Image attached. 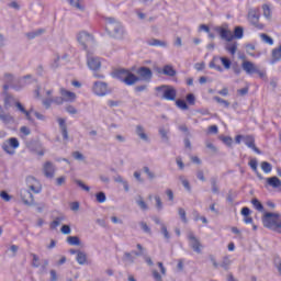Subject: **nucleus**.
I'll use <instances>...</instances> for the list:
<instances>
[{
  "instance_id": "nucleus-24",
  "label": "nucleus",
  "mask_w": 281,
  "mask_h": 281,
  "mask_svg": "<svg viewBox=\"0 0 281 281\" xmlns=\"http://www.w3.org/2000/svg\"><path fill=\"white\" fill-rule=\"evenodd\" d=\"M76 260L78 265H87V254L85 251H78Z\"/></svg>"
},
{
  "instance_id": "nucleus-41",
  "label": "nucleus",
  "mask_w": 281,
  "mask_h": 281,
  "mask_svg": "<svg viewBox=\"0 0 281 281\" xmlns=\"http://www.w3.org/2000/svg\"><path fill=\"white\" fill-rule=\"evenodd\" d=\"M9 146H11L14 150L15 148H19L20 144H19V139L18 138H10L9 142H7Z\"/></svg>"
},
{
  "instance_id": "nucleus-11",
  "label": "nucleus",
  "mask_w": 281,
  "mask_h": 281,
  "mask_svg": "<svg viewBox=\"0 0 281 281\" xmlns=\"http://www.w3.org/2000/svg\"><path fill=\"white\" fill-rule=\"evenodd\" d=\"M43 173L46 179H54V175H56V165L52 161H46L43 165Z\"/></svg>"
},
{
  "instance_id": "nucleus-23",
  "label": "nucleus",
  "mask_w": 281,
  "mask_h": 281,
  "mask_svg": "<svg viewBox=\"0 0 281 281\" xmlns=\"http://www.w3.org/2000/svg\"><path fill=\"white\" fill-rule=\"evenodd\" d=\"M237 50H238L237 42H233L226 45V52H228V54H231L232 56H235Z\"/></svg>"
},
{
  "instance_id": "nucleus-21",
  "label": "nucleus",
  "mask_w": 281,
  "mask_h": 281,
  "mask_svg": "<svg viewBox=\"0 0 281 281\" xmlns=\"http://www.w3.org/2000/svg\"><path fill=\"white\" fill-rule=\"evenodd\" d=\"M147 44L150 47H168V43L167 42H162V41L155 40V38L147 41Z\"/></svg>"
},
{
  "instance_id": "nucleus-5",
  "label": "nucleus",
  "mask_w": 281,
  "mask_h": 281,
  "mask_svg": "<svg viewBox=\"0 0 281 281\" xmlns=\"http://www.w3.org/2000/svg\"><path fill=\"white\" fill-rule=\"evenodd\" d=\"M213 30L220 34L222 41H226L227 43H232V41H234V33H232L227 23L222 26H214Z\"/></svg>"
},
{
  "instance_id": "nucleus-53",
  "label": "nucleus",
  "mask_w": 281,
  "mask_h": 281,
  "mask_svg": "<svg viewBox=\"0 0 281 281\" xmlns=\"http://www.w3.org/2000/svg\"><path fill=\"white\" fill-rule=\"evenodd\" d=\"M77 186L81 188V190H85L86 192H89L91 188L89 186L85 184L81 180H76Z\"/></svg>"
},
{
  "instance_id": "nucleus-62",
  "label": "nucleus",
  "mask_w": 281,
  "mask_h": 281,
  "mask_svg": "<svg viewBox=\"0 0 281 281\" xmlns=\"http://www.w3.org/2000/svg\"><path fill=\"white\" fill-rule=\"evenodd\" d=\"M64 102H65V99H63V97H55L53 99V103L58 104V105L64 104Z\"/></svg>"
},
{
  "instance_id": "nucleus-37",
  "label": "nucleus",
  "mask_w": 281,
  "mask_h": 281,
  "mask_svg": "<svg viewBox=\"0 0 281 281\" xmlns=\"http://www.w3.org/2000/svg\"><path fill=\"white\" fill-rule=\"evenodd\" d=\"M95 199L98 203H105L106 202V194L104 192H99L95 194Z\"/></svg>"
},
{
  "instance_id": "nucleus-57",
  "label": "nucleus",
  "mask_w": 281,
  "mask_h": 281,
  "mask_svg": "<svg viewBox=\"0 0 281 281\" xmlns=\"http://www.w3.org/2000/svg\"><path fill=\"white\" fill-rule=\"evenodd\" d=\"M72 157H74V159H77V161H83L85 160V156L80 151L72 153Z\"/></svg>"
},
{
  "instance_id": "nucleus-64",
  "label": "nucleus",
  "mask_w": 281,
  "mask_h": 281,
  "mask_svg": "<svg viewBox=\"0 0 281 281\" xmlns=\"http://www.w3.org/2000/svg\"><path fill=\"white\" fill-rule=\"evenodd\" d=\"M153 277H154V279H155L156 281H164V280L161 279V274H159V272H157V270H154V271H153Z\"/></svg>"
},
{
  "instance_id": "nucleus-38",
  "label": "nucleus",
  "mask_w": 281,
  "mask_h": 281,
  "mask_svg": "<svg viewBox=\"0 0 281 281\" xmlns=\"http://www.w3.org/2000/svg\"><path fill=\"white\" fill-rule=\"evenodd\" d=\"M178 214H179V216H180L182 223H188V217H187V215H186V209L179 207V209H178Z\"/></svg>"
},
{
  "instance_id": "nucleus-33",
  "label": "nucleus",
  "mask_w": 281,
  "mask_h": 281,
  "mask_svg": "<svg viewBox=\"0 0 281 281\" xmlns=\"http://www.w3.org/2000/svg\"><path fill=\"white\" fill-rule=\"evenodd\" d=\"M176 105L178 106V109H181V111H188L190 109L188 106V103H186V101L181 99L176 101Z\"/></svg>"
},
{
  "instance_id": "nucleus-40",
  "label": "nucleus",
  "mask_w": 281,
  "mask_h": 281,
  "mask_svg": "<svg viewBox=\"0 0 281 281\" xmlns=\"http://www.w3.org/2000/svg\"><path fill=\"white\" fill-rule=\"evenodd\" d=\"M218 60L217 57H214L213 60L209 64L210 69H216V71H223V67L216 65L214 61Z\"/></svg>"
},
{
  "instance_id": "nucleus-49",
  "label": "nucleus",
  "mask_w": 281,
  "mask_h": 281,
  "mask_svg": "<svg viewBox=\"0 0 281 281\" xmlns=\"http://www.w3.org/2000/svg\"><path fill=\"white\" fill-rule=\"evenodd\" d=\"M139 226L143 229V232H145V234H150V226L146 224V222H140Z\"/></svg>"
},
{
  "instance_id": "nucleus-10",
  "label": "nucleus",
  "mask_w": 281,
  "mask_h": 281,
  "mask_svg": "<svg viewBox=\"0 0 281 281\" xmlns=\"http://www.w3.org/2000/svg\"><path fill=\"white\" fill-rule=\"evenodd\" d=\"M87 65L92 71H98V69L102 67L100 58L91 55L90 53L87 54Z\"/></svg>"
},
{
  "instance_id": "nucleus-44",
  "label": "nucleus",
  "mask_w": 281,
  "mask_h": 281,
  "mask_svg": "<svg viewBox=\"0 0 281 281\" xmlns=\"http://www.w3.org/2000/svg\"><path fill=\"white\" fill-rule=\"evenodd\" d=\"M2 149H3L4 153H7L8 155H14V150H12L11 145H9L8 143H3V144H2Z\"/></svg>"
},
{
  "instance_id": "nucleus-60",
  "label": "nucleus",
  "mask_w": 281,
  "mask_h": 281,
  "mask_svg": "<svg viewBox=\"0 0 281 281\" xmlns=\"http://www.w3.org/2000/svg\"><path fill=\"white\" fill-rule=\"evenodd\" d=\"M67 113H69L70 115H76V113H78V110L76 108H74V105H68L66 108Z\"/></svg>"
},
{
  "instance_id": "nucleus-36",
  "label": "nucleus",
  "mask_w": 281,
  "mask_h": 281,
  "mask_svg": "<svg viewBox=\"0 0 281 281\" xmlns=\"http://www.w3.org/2000/svg\"><path fill=\"white\" fill-rule=\"evenodd\" d=\"M220 60H221L222 65L224 66V68L231 69L232 60H229V58H227V57H220Z\"/></svg>"
},
{
  "instance_id": "nucleus-1",
  "label": "nucleus",
  "mask_w": 281,
  "mask_h": 281,
  "mask_svg": "<svg viewBox=\"0 0 281 281\" xmlns=\"http://www.w3.org/2000/svg\"><path fill=\"white\" fill-rule=\"evenodd\" d=\"M137 74L139 77L133 74L130 69L119 68L112 72V77L127 87H133V85H137L140 80H144L145 82H150V80H153V70L146 66L138 68Z\"/></svg>"
},
{
  "instance_id": "nucleus-26",
  "label": "nucleus",
  "mask_w": 281,
  "mask_h": 281,
  "mask_svg": "<svg viewBox=\"0 0 281 281\" xmlns=\"http://www.w3.org/2000/svg\"><path fill=\"white\" fill-rule=\"evenodd\" d=\"M179 181L182 183L187 192H192V187H190V181L186 179V176H179Z\"/></svg>"
},
{
  "instance_id": "nucleus-51",
  "label": "nucleus",
  "mask_w": 281,
  "mask_h": 281,
  "mask_svg": "<svg viewBox=\"0 0 281 281\" xmlns=\"http://www.w3.org/2000/svg\"><path fill=\"white\" fill-rule=\"evenodd\" d=\"M146 89H148V85H140V86H136L134 88L135 93H142L143 91H146Z\"/></svg>"
},
{
  "instance_id": "nucleus-14",
  "label": "nucleus",
  "mask_w": 281,
  "mask_h": 281,
  "mask_svg": "<svg viewBox=\"0 0 281 281\" xmlns=\"http://www.w3.org/2000/svg\"><path fill=\"white\" fill-rule=\"evenodd\" d=\"M241 69H244L248 76H251V74H256V71H258V67L256 66V64L249 60L243 61Z\"/></svg>"
},
{
  "instance_id": "nucleus-13",
  "label": "nucleus",
  "mask_w": 281,
  "mask_h": 281,
  "mask_svg": "<svg viewBox=\"0 0 281 281\" xmlns=\"http://www.w3.org/2000/svg\"><path fill=\"white\" fill-rule=\"evenodd\" d=\"M20 196L24 205H32V203H34V195L27 189H22L20 191Z\"/></svg>"
},
{
  "instance_id": "nucleus-29",
  "label": "nucleus",
  "mask_w": 281,
  "mask_h": 281,
  "mask_svg": "<svg viewBox=\"0 0 281 281\" xmlns=\"http://www.w3.org/2000/svg\"><path fill=\"white\" fill-rule=\"evenodd\" d=\"M67 244L68 245L80 246V238H78V236H69L67 238Z\"/></svg>"
},
{
  "instance_id": "nucleus-31",
  "label": "nucleus",
  "mask_w": 281,
  "mask_h": 281,
  "mask_svg": "<svg viewBox=\"0 0 281 281\" xmlns=\"http://www.w3.org/2000/svg\"><path fill=\"white\" fill-rule=\"evenodd\" d=\"M213 100H214L215 102H217L218 104H223V106H224L225 109H229V101L224 100V99L221 98V97H214Z\"/></svg>"
},
{
  "instance_id": "nucleus-9",
  "label": "nucleus",
  "mask_w": 281,
  "mask_h": 281,
  "mask_svg": "<svg viewBox=\"0 0 281 281\" xmlns=\"http://www.w3.org/2000/svg\"><path fill=\"white\" fill-rule=\"evenodd\" d=\"M187 238L190 243V247L193 249V251H195V254H201V247H203L201 245V241L199 240V238H196V236L194 235V233L189 232L187 235Z\"/></svg>"
},
{
  "instance_id": "nucleus-3",
  "label": "nucleus",
  "mask_w": 281,
  "mask_h": 281,
  "mask_svg": "<svg viewBox=\"0 0 281 281\" xmlns=\"http://www.w3.org/2000/svg\"><path fill=\"white\" fill-rule=\"evenodd\" d=\"M155 91L156 98H160V100H168L169 102L177 100V90L171 86H158L155 88Z\"/></svg>"
},
{
  "instance_id": "nucleus-16",
  "label": "nucleus",
  "mask_w": 281,
  "mask_h": 281,
  "mask_svg": "<svg viewBox=\"0 0 281 281\" xmlns=\"http://www.w3.org/2000/svg\"><path fill=\"white\" fill-rule=\"evenodd\" d=\"M158 74H164V76H169L170 78H175L177 76V70L170 65L164 66L162 70H158Z\"/></svg>"
},
{
  "instance_id": "nucleus-59",
  "label": "nucleus",
  "mask_w": 281,
  "mask_h": 281,
  "mask_svg": "<svg viewBox=\"0 0 281 281\" xmlns=\"http://www.w3.org/2000/svg\"><path fill=\"white\" fill-rule=\"evenodd\" d=\"M187 102H189V104L194 105V102H196V98H194V94L189 93L187 94Z\"/></svg>"
},
{
  "instance_id": "nucleus-8",
  "label": "nucleus",
  "mask_w": 281,
  "mask_h": 281,
  "mask_svg": "<svg viewBox=\"0 0 281 281\" xmlns=\"http://www.w3.org/2000/svg\"><path fill=\"white\" fill-rule=\"evenodd\" d=\"M77 41L80 43V45H82L83 49H87L89 45H93L94 43L93 35L85 31L78 33Z\"/></svg>"
},
{
  "instance_id": "nucleus-22",
  "label": "nucleus",
  "mask_w": 281,
  "mask_h": 281,
  "mask_svg": "<svg viewBox=\"0 0 281 281\" xmlns=\"http://www.w3.org/2000/svg\"><path fill=\"white\" fill-rule=\"evenodd\" d=\"M244 36H245V30L243 29V26H236L234 29L233 41L234 38H236L237 41H240V38H243Z\"/></svg>"
},
{
  "instance_id": "nucleus-52",
  "label": "nucleus",
  "mask_w": 281,
  "mask_h": 281,
  "mask_svg": "<svg viewBox=\"0 0 281 281\" xmlns=\"http://www.w3.org/2000/svg\"><path fill=\"white\" fill-rule=\"evenodd\" d=\"M77 186L81 188V190H85L86 192H89L91 188L89 186L85 184L81 180H76Z\"/></svg>"
},
{
  "instance_id": "nucleus-4",
  "label": "nucleus",
  "mask_w": 281,
  "mask_h": 281,
  "mask_svg": "<svg viewBox=\"0 0 281 281\" xmlns=\"http://www.w3.org/2000/svg\"><path fill=\"white\" fill-rule=\"evenodd\" d=\"M248 21L257 30H265V24L260 23V9H249L248 11Z\"/></svg>"
},
{
  "instance_id": "nucleus-54",
  "label": "nucleus",
  "mask_w": 281,
  "mask_h": 281,
  "mask_svg": "<svg viewBox=\"0 0 281 281\" xmlns=\"http://www.w3.org/2000/svg\"><path fill=\"white\" fill-rule=\"evenodd\" d=\"M248 165L250 166L251 170H254V172H258V160L251 159Z\"/></svg>"
},
{
  "instance_id": "nucleus-30",
  "label": "nucleus",
  "mask_w": 281,
  "mask_h": 281,
  "mask_svg": "<svg viewBox=\"0 0 281 281\" xmlns=\"http://www.w3.org/2000/svg\"><path fill=\"white\" fill-rule=\"evenodd\" d=\"M261 170L263 172H266V175H269V172H271V170H273V167L271 166V164L263 161V162H261Z\"/></svg>"
},
{
  "instance_id": "nucleus-48",
  "label": "nucleus",
  "mask_w": 281,
  "mask_h": 281,
  "mask_svg": "<svg viewBox=\"0 0 281 281\" xmlns=\"http://www.w3.org/2000/svg\"><path fill=\"white\" fill-rule=\"evenodd\" d=\"M0 198L7 203L12 201V195H9V193L5 191L0 192Z\"/></svg>"
},
{
  "instance_id": "nucleus-47",
  "label": "nucleus",
  "mask_w": 281,
  "mask_h": 281,
  "mask_svg": "<svg viewBox=\"0 0 281 281\" xmlns=\"http://www.w3.org/2000/svg\"><path fill=\"white\" fill-rule=\"evenodd\" d=\"M212 192L218 194V186L216 184V178L211 179Z\"/></svg>"
},
{
  "instance_id": "nucleus-63",
  "label": "nucleus",
  "mask_w": 281,
  "mask_h": 281,
  "mask_svg": "<svg viewBox=\"0 0 281 281\" xmlns=\"http://www.w3.org/2000/svg\"><path fill=\"white\" fill-rule=\"evenodd\" d=\"M20 132H21L23 135H25V136H27V135H30V134L32 133V131H30V128H29L27 126H22V127L20 128Z\"/></svg>"
},
{
  "instance_id": "nucleus-34",
  "label": "nucleus",
  "mask_w": 281,
  "mask_h": 281,
  "mask_svg": "<svg viewBox=\"0 0 281 281\" xmlns=\"http://www.w3.org/2000/svg\"><path fill=\"white\" fill-rule=\"evenodd\" d=\"M31 257L33 258L32 267H34L35 269H38V267H41V262H40L41 259L38 258V255L31 254Z\"/></svg>"
},
{
  "instance_id": "nucleus-19",
  "label": "nucleus",
  "mask_w": 281,
  "mask_h": 281,
  "mask_svg": "<svg viewBox=\"0 0 281 281\" xmlns=\"http://www.w3.org/2000/svg\"><path fill=\"white\" fill-rule=\"evenodd\" d=\"M0 120L4 124H10V122L14 121V117H12L10 113H5V111H3V108L0 105Z\"/></svg>"
},
{
  "instance_id": "nucleus-20",
  "label": "nucleus",
  "mask_w": 281,
  "mask_h": 281,
  "mask_svg": "<svg viewBox=\"0 0 281 281\" xmlns=\"http://www.w3.org/2000/svg\"><path fill=\"white\" fill-rule=\"evenodd\" d=\"M136 135L139 137V139H143V142H148V135L146 134L144 126L142 125L136 126Z\"/></svg>"
},
{
  "instance_id": "nucleus-55",
  "label": "nucleus",
  "mask_w": 281,
  "mask_h": 281,
  "mask_svg": "<svg viewBox=\"0 0 281 281\" xmlns=\"http://www.w3.org/2000/svg\"><path fill=\"white\" fill-rule=\"evenodd\" d=\"M143 170L145 175H147L148 179H155V172H153L150 168L144 167Z\"/></svg>"
},
{
  "instance_id": "nucleus-32",
  "label": "nucleus",
  "mask_w": 281,
  "mask_h": 281,
  "mask_svg": "<svg viewBox=\"0 0 281 281\" xmlns=\"http://www.w3.org/2000/svg\"><path fill=\"white\" fill-rule=\"evenodd\" d=\"M260 38L267 45H273V38L265 33L260 34Z\"/></svg>"
},
{
  "instance_id": "nucleus-6",
  "label": "nucleus",
  "mask_w": 281,
  "mask_h": 281,
  "mask_svg": "<svg viewBox=\"0 0 281 281\" xmlns=\"http://www.w3.org/2000/svg\"><path fill=\"white\" fill-rule=\"evenodd\" d=\"M93 93L99 97L109 95L111 93V90H109V85L103 81H95L92 87Z\"/></svg>"
},
{
  "instance_id": "nucleus-42",
  "label": "nucleus",
  "mask_w": 281,
  "mask_h": 281,
  "mask_svg": "<svg viewBox=\"0 0 281 281\" xmlns=\"http://www.w3.org/2000/svg\"><path fill=\"white\" fill-rule=\"evenodd\" d=\"M262 10H263V16L266 19H271V8H269L268 4H263Z\"/></svg>"
},
{
  "instance_id": "nucleus-12",
  "label": "nucleus",
  "mask_w": 281,
  "mask_h": 281,
  "mask_svg": "<svg viewBox=\"0 0 281 281\" xmlns=\"http://www.w3.org/2000/svg\"><path fill=\"white\" fill-rule=\"evenodd\" d=\"M243 142H244L245 146H247L248 148L254 150V153H257V155L261 154L260 149H258V147H256V138H254V136H251V135L244 136Z\"/></svg>"
},
{
  "instance_id": "nucleus-45",
  "label": "nucleus",
  "mask_w": 281,
  "mask_h": 281,
  "mask_svg": "<svg viewBox=\"0 0 281 281\" xmlns=\"http://www.w3.org/2000/svg\"><path fill=\"white\" fill-rule=\"evenodd\" d=\"M159 135L161 136L162 140L168 142L169 137H168V131H166V128L160 127Z\"/></svg>"
},
{
  "instance_id": "nucleus-7",
  "label": "nucleus",
  "mask_w": 281,
  "mask_h": 281,
  "mask_svg": "<svg viewBox=\"0 0 281 281\" xmlns=\"http://www.w3.org/2000/svg\"><path fill=\"white\" fill-rule=\"evenodd\" d=\"M137 249L139 251H132V252H124L123 260L124 262H127L128 265H133L135 262V257L144 256V247L142 244L136 245Z\"/></svg>"
},
{
  "instance_id": "nucleus-46",
  "label": "nucleus",
  "mask_w": 281,
  "mask_h": 281,
  "mask_svg": "<svg viewBox=\"0 0 281 281\" xmlns=\"http://www.w3.org/2000/svg\"><path fill=\"white\" fill-rule=\"evenodd\" d=\"M156 207L158 211L164 210V203L161 202V198L159 195H155Z\"/></svg>"
},
{
  "instance_id": "nucleus-25",
  "label": "nucleus",
  "mask_w": 281,
  "mask_h": 281,
  "mask_svg": "<svg viewBox=\"0 0 281 281\" xmlns=\"http://www.w3.org/2000/svg\"><path fill=\"white\" fill-rule=\"evenodd\" d=\"M136 204L138 205V207H140V210H143V212H146V210H148V204L146 203V201H144V198L142 195L136 199Z\"/></svg>"
},
{
  "instance_id": "nucleus-50",
  "label": "nucleus",
  "mask_w": 281,
  "mask_h": 281,
  "mask_svg": "<svg viewBox=\"0 0 281 281\" xmlns=\"http://www.w3.org/2000/svg\"><path fill=\"white\" fill-rule=\"evenodd\" d=\"M41 34H43V30L27 33L26 36L27 38H36V36H41Z\"/></svg>"
},
{
  "instance_id": "nucleus-35",
  "label": "nucleus",
  "mask_w": 281,
  "mask_h": 281,
  "mask_svg": "<svg viewBox=\"0 0 281 281\" xmlns=\"http://www.w3.org/2000/svg\"><path fill=\"white\" fill-rule=\"evenodd\" d=\"M160 231L164 238H166V240H170V233L168 232V227H166L165 224H160Z\"/></svg>"
},
{
  "instance_id": "nucleus-17",
  "label": "nucleus",
  "mask_w": 281,
  "mask_h": 281,
  "mask_svg": "<svg viewBox=\"0 0 281 281\" xmlns=\"http://www.w3.org/2000/svg\"><path fill=\"white\" fill-rule=\"evenodd\" d=\"M57 122L59 124V128L61 131L63 138L65 140L69 139V133L67 132V124H66L65 119H58Z\"/></svg>"
},
{
  "instance_id": "nucleus-2",
  "label": "nucleus",
  "mask_w": 281,
  "mask_h": 281,
  "mask_svg": "<svg viewBox=\"0 0 281 281\" xmlns=\"http://www.w3.org/2000/svg\"><path fill=\"white\" fill-rule=\"evenodd\" d=\"M105 21V31L108 32V34H110V36H112L113 38H124L125 31L122 23L113 18H106Z\"/></svg>"
},
{
  "instance_id": "nucleus-61",
  "label": "nucleus",
  "mask_w": 281,
  "mask_h": 281,
  "mask_svg": "<svg viewBox=\"0 0 281 281\" xmlns=\"http://www.w3.org/2000/svg\"><path fill=\"white\" fill-rule=\"evenodd\" d=\"M70 210L72 212H78V210H80V203L79 202H71L70 203Z\"/></svg>"
},
{
  "instance_id": "nucleus-43",
  "label": "nucleus",
  "mask_w": 281,
  "mask_h": 281,
  "mask_svg": "<svg viewBox=\"0 0 281 281\" xmlns=\"http://www.w3.org/2000/svg\"><path fill=\"white\" fill-rule=\"evenodd\" d=\"M67 2L72 8H77V10H82V5H80V0H67Z\"/></svg>"
},
{
  "instance_id": "nucleus-39",
  "label": "nucleus",
  "mask_w": 281,
  "mask_h": 281,
  "mask_svg": "<svg viewBox=\"0 0 281 281\" xmlns=\"http://www.w3.org/2000/svg\"><path fill=\"white\" fill-rule=\"evenodd\" d=\"M229 265H232V260H229V257H224L221 263L222 269H229Z\"/></svg>"
},
{
  "instance_id": "nucleus-18",
  "label": "nucleus",
  "mask_w": 281,
  "mask_h": 281,
  "mask_svg": "<svg viewBox=\"0 0 281 281\" xmlns=\"http://www.w3.org/2000/svg\"><path fill=\"white\" fill-rule=\"evenodd\" d=\"M266 183L267 186H270V188H274V189L281 188V180L276 176L267 178Z\"/></svg>"
},
{
  "instance_id": "nucleus-58",
  "label": "nucleus",
  "mask_w": 281,
  "mask_h": 281,
  "mask_svg": "<svg viewBox=\"0 0 281 281\" xmlns=\"http://www.w3.org/2000/svg\"><path fill=\"white\" fill-rule=\"evenodd\" d=\"M60 232L61 234L69 235L71 234V227L69 225H63Z\"/></svg>"
},
{
  "instance_id": "nucleus-56",
  "label": "nucleus",
  "mask_w": 281,
  "mask_h": 281,
  "mask_svg": "<svg viewBox=\"0 0 281 281\" xmlns=\"http://www.w3.org/2000/svg\"><path fill=\"white\" fill-rule=\"evenodd\" d=\"M43 104H44L45 109H49L52 106V104H54V99H52V98L44 99Z\"/></svg>"
},
{
  "instance_id": "nucleus-27",
  "label": "nucleus",
  "mask_w": 281,
  "mask_h": 281,
  "mask_svg": "<svg viewBox=\"0 0 281 281\" xmlns=\"http://www.w3.org/2000/svg\"><path fill=\"white\" fill-rule=\"evenodd\" d=\"M251 204L255 207V210H257V212H265V206L262 205L260 200L255 198L251 200Z\"/></svg>"
},
{
  "instance_id": "nucleus-28",
  "label": "nucleus",
  "mask_w": 281,
  "mask_h": 281,
  "mask_svg": "<svg viewBox=\"0 0 281 281\" xmlns=\"http://www.w3.org/2000/svg\"><path fill=\"white\" fill-rule=\"evenodd\" d=\"M63 221H65V216H58L56 217L52 223H50V229H56L60 223H63Z\"/></svg>"
},
{
  "instance_id": "nucleus-15",
  "label": "nucleus",
  "mask_w": 281,
  "mask_h": 281,
  "mask_svg": "<svg viewBox=\"0 0 281 281\" xmlns=\"http://www.w3.org/2000/svg\"><path fill=\"white\" fill-rule=\"evenodd\" d=\"M60 95L64 102H76V94L65 88H60Z\"/></svg>"
}]
</instances>
